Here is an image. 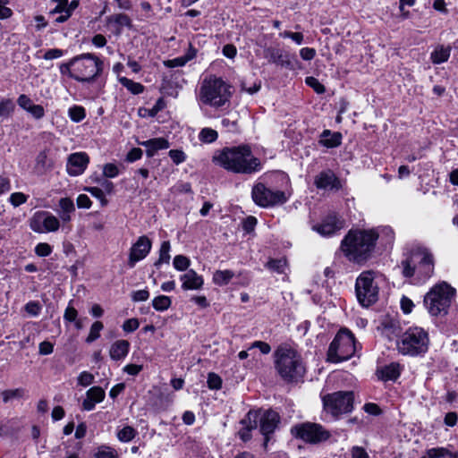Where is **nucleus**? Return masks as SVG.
Segmentation results:
<instances>
[{"mask_svg":"<svg viewBox=\"0 0 458 458\" xmlns=\"http://www.w3.org/2000/svg\"><path fill=\"white\" fill-rule=\"evenodd\" d=\"M103 327L104 326L102 322H94L90 327L89 334L86 338V342L89 344L98 339L100 336V331L103 329Z\"/></svg>","mask_w":458,"mask_h":458,"instance_id":"a19ab883","label":"nucleus"},{"mask_svg":"<svg viewBox=\"0 0 458 458\" xmlns=\"http://www.w3.org/2000/svg\"><path fill=\"white\" fill-rule=\"evenodd\" d=\"M169 157L176 165L182 164L186 160V155L182 150L172 149L169 151Z\"/></svg>","mask_w":458,"mask_h":458,"instance_id":"bf43d9fd","label":"nucleus"},{"mask_svg":"<svg viewBox=\"0 0 458 458\" xmlns=\"http://www.w3.org/2000/svg\"><path fill=\"white\" fill-rule=\"evenodd\" d=\"M77 317H78V311L75 308L71 306V302H70L64 310V319L66 322H73L76 320Z\"/></svg>","mask_w":458,"mask_h":458,"instance_id":"0e129e2a","label":"nucleus"},{"mask_svg":"<svg viewBox=\"0 0 458 458\" xmlns=\"http://www.w3.org/2000/svg\"><path fill=\"white\" fill-rule=\"evenodd\" d=\"M140 326L139 320L137 318H130L123 322V329L126 333L134 332Z\"/></svg>","mask_w":458,"mask_h":458,"instance_id":"338daca9","label":"nucleus"},{"mask_svg":"<svg viewBox=\"0 0 458 458\" xmlns=\"http://www.w3.org/2000/svg\"><path fill=\"white\" fill-rule=\"evenodd\" d=\"M86 395L96 403H98L104 400L106 394L102 387L93 386L87 391Z\"/></svg>","mask_w":458,"mask_h":458,"instance_id":"ea45409f","label":"nucleus"},{"mask_svg":"<svg viewBox=\"0 0 458 458\" xmlns=\"http://www.w3.org/2000/svg\"><path fill=\"white\" fill-rule=\"evenodd\" d=\"M64 55V51L59 48H51L46 51L43 55L45 60L58 59Z\"/></svg>","mask_w":458,"mask_h":458,"instance_id":"052dcab7","label":"nucleus"},{"mask_svg":"<svg viewBox=\"0 0 458 458\" xmlns=\"http://www.w3.org/2000/svg\"><path fill=\"white\" fill-rule=\"evenodd\" d=\"M344 227V220L335 213L326 216L320 223L313 224L311 229L323 237H330Z\"/></svg>","mask_w":458,"mask_h":458,"instance_id":"2eb2a0df","label":"nucleus"},{"mask_svg":"<svg viewBox=\"0 0 458 458\" xmlns=\"http://www.w3.org/2000/svg\"><path fill=\"white\" fill-rule=\"evenodd\" d=\"M26 312L32 317H37L41 311V305L38 301H30L24 307Z\"/></svg>","mask_w":458,"mask_h":458,"instance_id":"5fc2aeb1","label":"nucleus"},{"mask_svg":"<svg viewBox=\"0 0 458 458\" xmlns=\"http://www.w3.org/2000/svg\"><path fill=\"white\" fill-rule=\"evenodd\" d=\"M305 82L308 86L312 88L314 91L318 94H322L326 91V89L323 84H321L318 79L312 76H309L305 79Z\"/></svg>","mask_w":458,"mask_h":458,"instance_id":"09e8293b","label":"nucleus"},{"mask_svg":"<svg viewBox=\"0 0 458 458\" xmlns=\"http://www.w3.org/2000/svg\"><path fill=\"white\" fill-rule=\"evenodd\" d=\"M217 137V131L211 128H203L199 134V140L204 143H212L216 140Z\"/></svg>","mask_w":458,"mask_h":458,"instance_id":"58836bf2","label":"nucleus"},{"mask_svg":"<svg viewBox=\"0 0 458 458\" xmlns=\"http://www.w3.org/2000/svg\"><path fill=\"white\" fill-rule=\"evenodd\" d=\"M430 458H458V451L453 453L445 447H436L428 450Z\"/></svg>","mask_w":458,"mask_h":458,"instance_id":"72a5a7b5","label":"nucleus"},{"mask_svg":"<svg viewBox=\"0 0 458 458\" xmlns=\"http://www.w3.org/2000/svg\"><path fill=\"white\" fill-rule=\"evenodd\" d=\"M451 55V47L437 46L430 55L431 62L434 64L445 63Z\"/></svg>","mask_w":458,"mask_h":458,"instance_id":"bb28decb","label":"nucleus"},{"mask_svg":"<svg viewBox=\"0 0 458 458\" xmlns=\"http://www.w3.org/2000/svg\"><path fill=\"white\" fill-rule=\"evenodd\" d=\"M86 191L89 192L94 198L98 199L100 201L102 207L107 205L108 200L105 196V193L102 189L98 187H89L86 188Z\"/></svg>","mask_w":458,"mask_h":458,"instance_id":"c03bdc74","label":"nucleus"},{"mask_svg":"<svg viewBox=\"0 0 458 458\" xmlns=\"http://www.w3.org/2000/svg\"><path fill=\"white\" fill-rule=\"evenodd\" d=\"M174 267L178 271H185L191 265L190 259L183 255H176L174 258Z\"/></svg>","mask_w":458,"mask_h":458,"instance_id":"79ce46f5","label":"nucleus"},{"mask_svg":"<svg viewBox=\"0 0 458 458\" xmlns=\"http://www.w3.org/2000/svg\"><path fill=\"white\" fill-rule=\"evenodd\" d=\"M116 449L109 445H101L96 449L94 458H118Z\"/></svg>","mask_w":458,"mask_h":458,"instance_id":"c9c22d12","label":"nucleus"},{"mask_svg":"<svg viewBox=\"0 0 458 458\" xmlns=\"http://www.w3.org/2000/svg\"><path fill=\"white\" fill-rule=\"evenodd\" d=\"M18 106L27 111L34 105L32 100L25 94H21L17 98Z\"/></svg>","mask_w":458,"mask_h":458,"instance_id":"680f3d73","label":"nucleus"},{"mask_svg":"<svg viewBox=\"0 0 458 458\" xmlns=\"http://www.w3.org/2000/svg\"><path fill=\"white\" fill-rule=\"evenodd\" d=\"M402 328L397 321H389L384 325L383 335L389 340H394L395 337L400 339Z\"/></svg>","mask_w":458,"mask_h":458,"instance_id":"cd10ccee","label":"nucleus"},{"mask_svg":"<svg viewBox=\"0 0 458 458\" xmlns=\"http://www.w3.org/2000/svg\"><path fill=\"white\" fill-rule=\"evenodd\" d=\"M30 227L38 233L56 232L60 227V222L47 211H38L30 219Z\"/></svg>","mask_w":458,"mask_h":458,"instance_id":"4468645a","label":"nucleus"},{"mask_svg":"<svg viewBox=\"0 0 458 458\" xmlns=\"http://www.w3.org/2000/svg\"><path fill=\"white\" fill-rule=\"evenodd\" d=\"M151 248V241L146 235L140 236L130 249L128 266L131 268L134 267L139 261L144 259L148 256Z\"/></svg>","mask_w":458,"mask_h":458,"instance_id":"f3484780","label":"nucleus"},{"mask_svg":"<svg viewBox=\"0 0 458 458\" xmlns=\"http://www.w3.org/2000/svg\"><path fill=\"white\" fill-rule=\"evenodd\" d=\"M130 343L127 340H116L109 349L111 360L118 361L126 358L130 351Z\"/></svg>","mask_w":458,"mask_h":458,"instance_id":"4be33fe9","label":"nucleus"},{"mask_svg":"<svg viewBox=\"0 0 458 458\" xmlns=\"http://www.w3.org/2000/svg\"><path fill=\"white\" fill-rule=\"evenodd\" d=\"M180 280L182 281V288L184 291L199 290L204 284L202 276L198 275L193 269H189L186 273L180 276Z\"/></svg>","mask_w":458,"mask_h":458,"instance_id":"aec40b11","label":"nucleus"},{"mask_svg":"<svg viewBox=\"0 0 458 458\" xmlns=\"http://www.w3.org/2000/svg\"><path fill=\"white\" fill-rule=\"evenodd\" d=\"M320 144L327 148H335L342 143V134L340 132H331L325 130L321 134Z\"/></svg>","mask_w":458,"mask_h":458,"instance_id":"a878e982","label":"nucleus"},{"mask_svg":"<svg viewBox=\"0 0 458 458\" xmlns=\"http://www.w3.org/2000/svg\"><path fill=\"white\" fill-rule=\"evenodd\" d=\"M258 420H259L260 433L265 437L264 447L266 448L269 441V435L273 434L280 421L279 414L275 411H265L262 413L258 412Z\"/></svg>","mask_w":458,"mask_h":458,"instance_id":"dca6fc26","label":"nucleus"},{"mask_svg":"<svg viewBox=\"0 0 458 458\" xmlns=\"http://www.w3.org/2000/svg\"><path fill=\"white\" fill-rule=\"evenodd\" d=\"M89 163V157L85 152H75L69 155L66 163L67 174L71 176H79L84 173Z\"/></svg>","mask_w":458,"mask_h":458,"instance_id":"a211bd4d","label":"nucleus"},{"mask_svg":"<svg viewBox=\"0 0 458 458\" xmlns=\"http://www.w3.org/2000/svg\"><path fill=\"white\" fill-rule=\"evenodd\" d=\"M401 374V367L397 362H391L377 369V376L383 381H394Z\"/></svg>","mask_w":458,"mask_h":458,"instance_id":"412c9836","label":"nucleus"},{"mask_svg":"<svg viewBox=\"0 0 458 458\" xmlns=\"http://www.w3.org/2000/svg\"><path fill=\"white\" fill-rule=\"evenodd\" d=\"M118 81L133 95H139L144 91V86L126 77L118 76Z\"/></svg>","mask_w":458,"mask_h":458,"instance_id":"7c9ffc66","label":"nucleus"},{"mask_svg":"<svg viewBox=\"0 0 458 458\" xmlns=\"http://www.w3.org/2000/svg\"><path fill=\"white\" fill-rule=\"evenodd\" d=\"M119 174L118 166L113 163H107L103 166V175L106 178H114Z\"/></svg>","mask_w":458,"mask_h":458,"instance_id":"603ef678","label":"nucleus"},{"mask_svg":"<svg viewBox=\"0 0 458 458\" xmlns=\"http://www.w3.org/2000/svg\"><path fill=\"white\" fill-rule=\"evenodd\" d=\"M356 352L353 334L347 328L341 329L329 345L327 360L338 363L352 358Z\"/></svg>","mask_w":458,"mask_h":458,"instance_id":"1a4fd4ad","label":"nucleus"},{"mask_svg":"<svg viewBox=\"0 0 458 458\" xmlns=\"http://www.w3.org/2000/svg\"><path fill=\"white\" fill-rule=\"evenodd\" d=\"M15 110L14 102L11 98H3L0 99V117L8 119Z\"/></svg>","mask_w":458,"mask_h":458,"instance_id":"473e14b6","label":"nucleus"},{"mask_svg":"<svg viewBox=\"0 0 458 458\" xmlns=\"http://www.w3.org/2000/svg\"><path fill=\"white\" fill-rule=\"evenodd\" d=\"M429 337L428 332L420 327L406 329L396 341V348L403 355L411 357L422 355L428 352Z\"/></svg>","mask_w":458,"mask_h":458,"instance_id":"39448f33","label":"nucleus"},{"mask_svg":"<svg viewBox=\"0 0 458 458\" xmlns=\"http://www.w3.org/2000/svg\"><path fill=\"white\" fill-rule=\"evenodd\" d=\"M63 445L65 450L64 458H80V452L82 447L81 443H72V440H67Z\"/></svg>","mask_w":458,"mask_h":458,"instance_id":"f704fd0d","label":"nucleus"},{"mask_svg":"<svg viewBox=\"0 0 458 458\" xmlns=\"http://www.w3.org/2000/svg\"><path fill=\"white\" fill-rule=\"evenodd\" d=\"M265 57L268 59L269 63L280 65L282 67L290 68L292 66L291 61L287 55H284L279 48L267 47L264 50Z\"/></svg>","mask_w":458,"mask_h":458,"instance_id":"393cba45","label":"nucleus"},{"mask_svg":"<svg viewBox=\"0 0 458 458\" xmlns=\"http://www.w3.org/2000/svg\"><path fill=\"white\" fill-rule=\"evenodd\" d=\"M324 411L337 419L344 413L351 412L353 409L352 392H335L322 398Z\"/></svg>","mask_w":458,"mask_h":458,"instance_id":"ddd939ff","label":"nucleus"},{"mask_svg":"<svg viewBox=\"0 0 458 458\" xmlns=\"http://www.w3.org/2000/svg\"><path fill=\"white\" fill-rule=\"evenodd\" d=\"M73 80L81 83H92L104 71V62L96 55L84 53L73 57Z\"/></svg>","mask_w":458,"mask_h":458,"instance_id":"20e7f679","label":"nucleus"},{"mask_svg":"<svg viewBox=\"0 0 458 458\" xmlns=\"http://www.w3.org/2000/svg\"><path fill=\"white\" fill-rule=\"evenodd\" d=\"M149 297V292L147 289L138 290L131 293V300L133 301H144Z\"/></svg>","mask_w":458,"mask_h":458,"instance_id":"774afa93","label":"nucleus"},{"mask_svg":"<svg viewBox=\"0 0 458 458\" xmlns=\"http://www.w3.org/2000/svg\"><path fill=\"white\" fill-rule=\"evenodd\" d=\"M23 394H24V391L21 388H16V389H13V390H5V391L2 392L3 401H4V403H8L12 399L22 397Z\"/></svg>","mask_w":458,"mask_h":458,"instance_id":"de8ad7c7","label":"nucleus"},{"mask_svg":"<svg viewBox=\"0 0 458 458\" xmlns=\"http://www.w3.org/2000/svg\"><path fill=\"white\" fill-rule=\"evenodd\" d=\"M68 116L74 123H80L86 117V110L81 106H72L68 109Z\"/></svg>","mask_w":458,"mask_h":458,"instance_id":"4c0bfd02","label":"nucleus"},{"mask_svg":"<svg viewBox=\"0 0 458 458\" xmlns=\"http://www.w3.org/2000/svg\"><path fill=\"white\" fill-rule=\"evenodd\" d=\"M29 196L22 192H13L9 197V202L14 208H17L27 202Z\"/></svg>","mask_w":458,"mask_h":458,"instance_id":"a18cd8bd","label":"nucleus"},{"mask_svg":"<svg viewBox=\"0 0 458 458\" xmlns=\"http://www.w3.org/2000/svg\"><path fill=\"white\" fill-rule=\"evenodd\" d=\"M376 229H352L341 242V250L348 260L361 263L369 259L378 239Z\"/></svg>","mask_w":458,"mask_h":458,"instance_id":"f03ea898","label":"nucleus"},{"mask_svg":"<svg viewBox=\"0 0 458 458\" xmlns=\"http://www.w3.org/2000/svg\"><path fill=\"white\" fill-rule=\"evenodd\" d=\"M171 304V298L166 295H159L152 301V306L157 311H165L170 308Z\"/></svg>","mask_w":458,"mask_h":458,"instance_id":"e433bc0d","label":"nucleus"},{"mask_svg":"<svg viewBox=\"0 0 458 458\" xmlns=\"http://www.w3.org/2000/svg\"><path fill=\"white\" fill-rule=\"evenodd\" d=\"M52 247L46 242L38 243L35 247V253L39 257H47L52 253Z\"/></svg>","mask_w":458,"mask_h":458,"instance_id":"6e6d98bb","label":"nucleus"},{"mask_svg":"<svg viewBox=\"0 0 458 458\" xmlns=\"http://www.w3.org/2000/svg\"><path fill=\"white\" fill-rule=\"evenodd\" d=\"M292 435L307 444L318 445L328 440L331 433L324 426L313 422H302L291 428Z\"/></svg>","mask_w":458,"mask_h":458,"instance_id":"f8f14e48","label":"nucleus"},{"mask_svg":"<svg viewBox=\"0 0 458 458\" xmlns=\"http://www.w3.org/2000/svg\"><path fill=\"white\" fill-rule=\"evenodd\" d=\"M258 411H250L246 418L242 420V424L244 428L239 431L241 439L244 442L250 439V431L257 428Z\"/></svg>","mask_w":458,"mask_h":458,"instance_id":"b1692460","label":"nucleus"},{"mask_svg":"<svg viewBox=\"0 0 458 458\" xmlns=\"http://www.w3.org/2000/svg\"><path fill=\"white\" fill-rule=\"evenodd\" d=\"M350 458H369V454L365 450V448L354 445L352 446L350 451Z\"/></svg>","mask_w":458,"mask_h":458,"instance_id":"13d9d810","label":"nucleus"},{"mask_svg":"<svg viewBox=\"0 0 458 458\" xmlns=\"http://www.w3.org/2000/svg\"><path fill=\"white\" fill-rule=\"evenodd\" d=\"M137 434V430L128 425L123 426L121 428H117L116 430V437L120 442L123 443H128L131 441Z\"/></svg>","mask_w":458,"mask_h":458,"instance_id":"c756f323","label":"nucleus"},{"mask_svg":"<svg viewBox=\"0 0 458 458\" xmlns=\"http://www.w3.org/2000/svg\"><path fill=\"white\" fill-rule=\"evenodd\" d=\"M171 245L170 242L165 241L161 243V247L159 250V257L158 259L155 262V267H159L162 264H169L171 256H170Z\"/></svg>","mask_w":458,"mask_h":458,"instance_id":"2f4dec72","label":"nucleus"},{"mask_svg":"<svg viewBox=\"0 0 458 458\" xmlns=\"http://www.w3.org/2000/svg\"><path fill=\"white\" fill-rule=\"evenodd\" d=\"M95 377L88 371H82L78 377V384L81 386H89L94 383Z\"/></svg>","mask_w":458,"mask_h":458,"instance_id":"864d4df0","label":"nucleus"},{"mask_svg":"<svg viewBox=\"0 0 458 458\" xmlns=\"http://www.w3.org/2000/svg\"><path fill=\"white\" fill-rule=\"evenodd\" d=\"M142 150L140 148H131L126 155L125 160L133 163L142 157Z\"/></svg>","mask_w":458,"mask_h":458,"instance_id":"e2e57ef3","label":"nucleus"},{"mask_svg":"<svg viewBox=\"0 0 458 458\" xmlns=\"http://www.w3.org/2000/svg\"><path fill=\"white\" fill-rule=\"evenodd\" d=\"M274 366L279 377L288 383L297 382L306 372L301 354L287 344H281L275 351Z\"/></svg>","mask_w":458,"mask_h":458,"instance_id":"7ed1b4c3","label":"nucleus"},{"mask_svg":"<svg viewBox=\"0 0 458 458\" xmlns=\"http://www.w3.org/2000/svg\"><path fill=\"white\" fill-rule=\"evenodd\" d=\"M315 186L324 191H338L341 189V182L332 170L320 172L314 179Z\"/></svg>","mask_w":458,"mask_h":458,"instance_id":"6ab92c4d","label":"nucleus"},{"mask_svg":"<svg viewBox=\"0 0 458 458\" xmlns=\"http://www.w3.org/2000/svg\"><path fill=\"white\" fill-rule=\"evenodd\" d=\"M234 276V273L232 270H216L213 274V283L219 286L226 285L232 278Z\"/></svg>","mask_w":458,"mask_h":458,"instance_id":"c85d7f7f","label":"nucleus"},{"mask_svg":"<svg viewBox=\"0 0 458 458\" xmlns=\"http://www.w3.org/2000/svg\"><path fill=\"white\" fill-rule=\"evenodd\" d=\"M139 144L146 148V154L148 157H154L158 150L166 149L170 147L168 140L165 138H154L139 142Z\"/></svg>","mask_w":458,"mask_h":458,"instance_id":"5701e85b","label":"nucleus"},{"mask_svg":"<svg viewBox=\"0 0 458 458\" xmlns=\"http://www.w3.org/2000/svg\"><path fill=\"white\" fill-rule=\"evenodd\" d=\"M291 192L286 190H272L262 182L254 184L251 191L253 201L261 208L284 204Z\"/></svg>","mask_w":458,"mask_h":458,"instance_id":"9b49d317","label":"nucleus"},{"mask_svg":"<svg viewBox=\"0 0 458 458\" xmlns=\"http://www.w3.org/2000/svg\"><path fill=\"white\" fill-rule=\"evenodd\" d=\"M229 87L221 78L211 75L203 80L199 92L201 103L220 107L229 100Z\"/></svg>","mask_w":458,"mask_h":458,"instance_id":"6e6552de","label":"nucleus"},{"mask_svg":"<svg viewBox=\"0 0 458 458\" xmlns=\"http://www.w3.org/2000/svg\"><path fill=\"white\" fill-rule=\"evenodd\" d=\"M405 277L415 276L418 282L428 279L434 272L433 255L427 250H419L401 263Z\"/></svg>","mask_w":458,"mask_h":458,"instance_id":"423d86ee","label":"nucleus"},{"mask_svg":"<svg viewBox=\"0 0 458 458\" xmlns=\"http://www.w3.org/2000/svg\"><path fill=\"white\" fill-rule=\"evenodd\" d=\"M108 21L114 22L122 27L131 25L130 18L126 14H123V13H119V14L110 16L108 18Z\"/></svg>","mask_w":458,"mask_h":458,"instance_id":"3c124183","label":"nucleus"},{"mask_svg":"<svg viewBox=\"0 0 458 458\" xmlns=\"http://www.w3.org/2000/svg\"><path fill=\"white\" fill-rule=\"evenodd\" d=\"M455 295V289L445 282L434 285L424 296L423 303L431 316L445 315Z\"/></svg>","mask_w":458,"mask_h":458,"instance_id":"0eeeda50","label":"nucleus"},{"mask_svg":"<svg viewBox=\"0 0 458 458\" xmlns=\"http://www.w3.org/2000/svg\"><path fill=\"white\" fill-rule=\"evenodd\" d=\"M207 384L209 389L218 390L222 386V379L217 374L210 372L208 375Z\"/></svg>","mask_w":458,"mask_h":458,"instance_id":"49530a36","label":"nucleus"},{"mask_svg":"<svg viewBox=\"0 0 458 458\" xmlns=\"http://www.w3.org/2000/svg\"><path fill=\"white\" fill-rule=\"evenodd\" d=\"M279 37L283 38H291L297 45H301L303 42V34L301 32H292L284 30L279 33Z\"/></svg>","mask_w":458,"mask_h":458,"instance_id":"8fccbe9b","label":"nucleus"},{"mask_svg":"<svg viewBox=\"0 0 458 458\" xmlns=\"http://www.w3.org/2000/svg\"><path fill=\"white\" fill-rule=\"evenodd\" d=\"M72 63H73V57L71 58L68 62L61 64L59 65V71H60L61 74L67 75L68 77H70L71 79L73 80L72 66Z\"/></svg>","mask_w":458,"mask_h":458,"instance_id":"69168bd1","label":"nucleus"},{"mask_svg":"<svg viewBox=\"0 0 458 458\" xmlns=\"http://www.w3.org/2000/svg\"><path fill=\"white\" fill-rule=\"evenodd\" d=\"M213 161L223 168L237 174H250L261 170V163L252 155L250 148L242 145L224 148L213 156Z\"/></svg>","mask_w":458,"mask_h":458,"instance_id":"f257e3e1","label":"nucleus"},{"mask_svg":"<svg viewBox=\"0 0 458 458\" xmlns=\"http://www.w3.org/2000/svg\"><path fill=\"white\" fill-rule=\"evenodd\" d=\"M267 267L278 274L284 272L286 267V260L284 259H271L267 264Z\"/></svg>","mask_w":458,"mask_h":458,"instance_id":"37998d69","label":"nucleus"},{"mask_svg":"<svg viewBox=\"0 0 458 458\" xmlns=\"http://www.w3.org/2000/svg\"><path fill=\"white\" fill-rule=\"evenodd\" d=\"M377 277V273L369 270L362 272L356 279V296L363 307H369L377 301L378 285L376 282Z\"/></svg>","mask_w":458,"mask_h":458,"instance_id":"9d476101","label":"nucleus"},{"mask_svg":"<svg viewBox=\"0 0 458 458\" xmlns=\"http://www.w3.org/2000/svg\"><path fill=\"white\" fill-rule=\"evenodd\" d=\"M59 207L64 213H72L75 210L74 203L70 198H62L59 200Z\"/></svg>","mask_w":458,"mask_h":458,"instance_id":"4d7b16f0","label":"nucleus"}]
</instances>
